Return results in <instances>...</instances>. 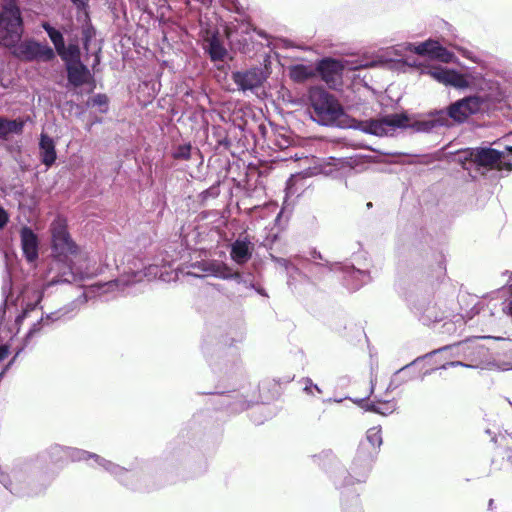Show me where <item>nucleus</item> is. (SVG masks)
<instances>
[{"label": "nucleus", "instance_id": "nucleus-62", "mask_svg": "<svg viewBox=\"0 0 512 512\" xmlns=\"http://www.w3.org/2000/svg\"><path fill=\"white\" fill-rule=\"evenodd\" d=\"M456 321H457V322H458V321L462 322V317H461V316H459V315H457V320H456Z\"/></svg>", "mask_w": 512, "mask_h": 512}, {"label": "nucleus", "instance_id": "nucleus-50", "mask_svg": "<svg viewBox=\"0 0 512 512\" xmlns=\"http://www.w3.org/2000/svg\"><path fill=\"white\" fill-rule=\"evenodd\" d=\"M364 407H365V409L367 411H371V412L379 414V404H378V401L377 402L367 403Z\"/></svg>", "mask_w": 512, "mask_h": 512}, {"label": "nucleus", "instance_id": "nucleus-44", "mask_svg": "<svg viewBox=\"0 0 512 512\" xmlns=\"http://www.w3.org/2000/svg\"><path fill=\"white\" fill-rule=\"evenodd\" d=\"M303 382L305 384L303 389L305 393L312 394V389L316 390L318 393H322V389L317 384H314L310 378H304Z\"/></svg>", "mask_w": 512, "mask_h": 512}, {"label": "nucleus", "instance_id": "nucleus-28", "mask_svg": "<svg viewBox=\"0 0 512 512\" xmlns=\"http://www.w3.org/2000/svg\"><path fill=\"white\" fill-rule=\"evenodd\" d=\"M41 27L44 29V31L47 33L49 39L53 43V45H54L53 50H54L55 54L60 53V51L63 49L64 44H65L63 33L59 29L55 28L49 22H46V21L41 23Z\"/></svg>", "mask_w": 512, "mask_h": 512}, {"label": "nucleus", "instance_id": "nucleus-48", "mask_svg": "<svg viewBox=\"0 0 512 512\" xmlns=\"http://www.w3.org/2000/svg\"><path fill=\"white\" fill-rule=\"evenodd\" d=\"M231 279L235 280L238 284H244L245 286L249 287L250 282L238 272L233 271V276Z\"/></svg>", "mask_w": 512, "mask_h": 512}, {"label": "nucleus", "instance_id": "nucleus-41", "mask_svg": "<svg viewBox=\"0 0 512 512\" xmlns=\"http://www.w3.org/2000/svg\"><path fill=\"white\" fill-rule=\"evenodd\" d=\"M220 189L217 184L210 186L200 194L201 201L204 202L209 199H215L219 196Z\"/></svg>", "mask_w": 512, "mask_h": 512}, {"label": "nucleus", "instance_id": "nucleus-51", "mask_svg": "<svg viewBox=\"0 0 512 512\" xmlns=\"http://www.w3.org/2000/svg\"><path fill=\"white\" fill-rule=\"evenodd\" d=\"M448 365H450V367H458V366L467 367V368L475 367L474 365L466 364L462 361H450V362H448Z\"/></svg>", "mask_w": 512, "mask_h": 512}, {"label": "nucleus", "instance_id": "nucleus-26", "mask_svg": "<svg viewBox=\"0 0 512 512\" xmlns=\"http://www.w3.org/2000/svg\"><path fill=\"white\" fill-rule=\"evenodd\" d=\"M314 462L321 466L331 478V471H339L341 468L340 460L331 449L322 450L319 454L313 456Z\"/></svg>", "mask_w": 512, "mask_h": 512}, {"label": "nucleus", "instance_id": "nucleus-46", "mask_svg": "<svg viewBox=\"0 0 512 512\" xmlns=\"http://www.w3.org/2000/svg\"><path fill=\"white\" fill-rule=\"evenodd\" d=\"M277 206L274 204H270L264 207H255L254 211L259 214L260 217H266V215L272 211L273 213H276Z\"/></svg>", "mask_w": 512, "mask_h": 512}, {"label": "nucleus", "instance_id": "nucleus-43", "mask_svg": "<svg viewBox=\"0 0 512 512\" xmlns=\"http://www.w3.org/2000/svg\"><path fill=\"white\" fill-rule=\"evenodd\" d=\"M76 7L78 13H83L84 17L88 19V0H70Z\"/></svg>", "mask_w": 512, "mask_h": 512}, {"label": "nucleus", "instance_id": "nucleus-61", "mask_svg": "<svg viewBox=\"0 0 512 512\" xmlns=\"http://www.w3.org/2000/svg\"><path fill=\"white\" fill-rule=\"evenodd\" d=\"M507 149L510 152V154L512 155V146H508Z\"/></svg>", "mask_w": 512, "mask_h": 512}, {"label": "nucleus", "instance_id": "nucleus-6", "mask_svg": "<svg viewBox=\"0 0 512 512\" xmlns=\"http://www.w3.org/2000/svg\"><path fill=\"white\" fill-rule=\"evenodd\" d=\"M40 301L38 298L34 303H28L20 313L18 307L9 300V296L5 295L2 305L0 306V359L3 361L9 352L8 342L13 339L19 332L22 321L28 314L34 311Z\"/></svg>", "mask_w": 512, "mask_h": 512}, {"label": "nucleus", "instance_id": "nucleus-7", "mask_svg": "<svg viewBox=\"0 0 512 512\" xmlns=\"http://www.w3.org/2000/svg\"><path fill=\"white\" fill-rule=\"evenodd\" d=\"M407 305L412 314L424 325L442 321L450 316L447 309H442L432 300V292L422 287L410 289L406 295Z\"/></svg>", "mask_w": 512, "mask_h": 512}, {"label": "nucleus", "instance_id": "nucleus-34", "mask_svg": "<svg viewBox=\"0 0 512 512\" xmlns=\"http://www.w3.org/2000/svg\"><path fill=\"white\" fill-rule=\"evenodd\" d=\"M86 23L82 26V43L85 50H89V44L91 40L95 37L96 31L93 25L90 22V19L85 18Z\"/></svg>", "mask_w": 512, "mask_h": 512}, {"label": "nucleus", "instance_id": "nucleus-35", "mask_svg": "<svg viewBox=\"0 0 512 512\" xmlns=\"http://www.w3.org/2000/svg\"><path fill=\"white\" fill-rule=\"evenodd\" d=\"M68 447H64L58 444L52 445L48 449V454L50 456L51 461L57 463L62 461L65 457H67Z\"/></svg>", "mask_w": 512, "mask_h": 512}, {"label": "nucleus", "instance_id": "nucleus-21", "mask_svg": "<svg viewBox=\"0 0 512 512\" xmlns=\"http://www.w3.org/2000/svg\"><path fill=\"white\" fill-rule=\"evenodd\" d=\"M67 80L74 87H80L89 82L92 74L82 62L68 63L66 66Z\"/></svg>", "mask_w": 512, "mask_h": 512}, {"label": "nucleus", "instance_id": "nucleus-33", "mask_svg": "<svg viewBox=\"0 0 512 512\" xmlns=\"http://www.w3.org/2000/svg\"><path fill=\"white\" fill-rule=\"evenodd\" d=\"M254 27L248 22H241L236 29L230 30L228 33L229 38H234L240 36L241 39H238L239 42H244L245 44L252 40L250 34L253 32Z\"/></svg>", "mask_w": 512, "mask_h": 512}, {"label": "nucleus", "instance_id": "nucleus-9", "mask_svg": "<svg viewBox=\"0 0 512 512\" xmlns=\"http://www.w3.org/2000/svg\"><path fill=\"white\" fill-rule=\"evenodd\" d=\"M444 351H451L452 356H464L465 358H471L473 355H481L484 352V347L479 345L476 340L468 339L463 342H458L452 345H446L439 349H436L422 357H417L411 363L403 366L395 372L389 385L388 390H394L402 384L411 381L415 378V375L410 373V368L423 358H427L433 354L441 353Z\"/></svg>", "mask_w": 512, "mask_h": 512}, {"label": "nucleus", "instance_id": "nucleus-1", "mask_svg": "<svg viewBox=\"0 0 512 512\" xmlns=\"http://www.w3.org/2000/svg\"><path fill=\"white\" fill-rule=\"evenodd\" d=\"M51 234L53 259L46 275L44 289L47 290L59 284H72L84 280L87 274L74 268L73 262L69 258L77 254L78 246L72 240L66 223L61 219L53 221Z\"/></svg>", "mask_w": 512, "mask_h": 512}, {"label": "nucleus", "instance_id": "nucleus-29", "mask_svg": "<svg viewBox=\"0 0 512 512\" xmlns=\"http://www.w3.org/2000/svg\"><path fill=\"white\" fill-rule=\"evenodd\" d=\"M290 78L298 83H302L315 76V69L304 64H296L290 67Z\"/></svg>", "mask_w": 512, "mask_h": 512}, {"label": "nucleus", "instance_id": "nucleus-36", "mask_svg": "<svg viewBox=\"0 0 512 512\" xmlns=\"http://www.w3.org/2000/svg\"><path fill=\"white\" fill-rule=\"evenodd\" d=\"M435 48L436 49H434V53L432 56L433 59L440 60L444 63H449L454 59V54L445 47H443L442 45H440L438 41Z\"/></svg>", "mask_w": 512, "mask_h": 512}, {"label": "nucleus", "instance_id": "nucleus-22", "mask_svg": "<svg viewBox=\"0 0 512 512\" xmlns=\"http://www.w3.org/2000/svg\"><path fill=\"white\" fill-rule=\"evenodd\" d=\"M382 442L381 428L379 426L371 427L367 430L365 439L359 443L358 449L377 457Z\"/></svg>", "mask_w": 512, "mask_h": 512}, {"label": "nucleus", "instance_id": "nucleus-27", "mask_svg": "<svg viewBox=\"0 0 512 512\" xmlns=\"http://www.w3.org/2000/svg\"><path fill=\"white\" fill-rule=\"evenodd\" d=\"M25 122L21 118L8 119L0 115V139L7 140L10 135H20Z\"/></svg>", "mask_w": 512, "mask_h": 512}, {"label": "nucleus", "instance_id": "nucleus-12", "mask_svg": "<svg viewBox=\"0 0 512 512\" xmlns=\"http://www.w3.org/2000/svg\"><path fill=\"white\" fill-rule=\"evenodd\" d=\"M29 464L26 461L17 460L12 466L0 465V484L13 496L21 498L27 493L24 489L29 476Z\"/></svg>", "mask_w": 512, "mask_h": 512}, {"label": "nucleus", "instance_id": "nucleus-55", "mask_svg": "<svg viewBox=\"0 0 512 512\" xmlns=\"http://www.w3.org/2000/svg\"><path fill=\"white\" fill-rule=\"evenodd\" d=\"M253 32L257 33L260 37H262L264 39H268V34L263 30H260V29H257L254 27Z\"/></svg>", "mask_w": 512, "mask_h": 512}, {"label": "nucleus", "instance_id": "nucleus-17", "mask_svg": "<svg viewBox=\"0 0 512 512\" xmlns=\"http://www.w3.org/2000/svg\"><path fill=\"white\" fill-rule=\"evenodd\" d=\"M343 69L344 66L339 60L324 58L317 63L315 73L317 72L321 79L331 87L341 77Z\"/></svg>", "mask_w": 512, "mask_h": 512}, {"label": "nucleus", "instance_id": "nucleus-10", "mask_svg": "<svg viewBox=\"0 0 512 512\" xmlns=\"http://www.w3.org/2000/svg\"><path fill=\"white\" fill-rule=\"evenodd\" d=\"M67 457L71 458L72 461L93 459L99 467L103 468L105 471L111 474L122 485L134 490H140L143 488L139 482V476L135 471L126 469L95 453H90L78 448L68 447Z\"/></svg>", "mask_w": 512, "mask_h": 512}, {"label": "nucleus", "instance_id": "nucleus-45", "mask_svg": "<svg viewBox=\"0 0 512 512\" xmlns=\"http://www.w3.org/2000/svg\"><path fill=\"white\" fill-rule=\"evenodd\" d=\"M271 260L279 267L283 268L285 271L292 263L290 259L277 257L275 255L270 254Z\"/></svg>", "mask_w": 512, "mask_h": 512}, {"label": "nucleus", "instance_id": "nucleus-5", "mask_svg": "<svg viewBox=\"0 0 512 512\" xmlns=\"http://www.w3.org/2000/svg\"><path fill=\"white\" fill-rule=\"evenodd\" d=\"M299 265L306 271L308 277L306 282H317L324 279V277L333 271H341L344 273V283L350 290H358L364 284L371 281L369 272L356 268L353 264L341 262H318V261H305L299 262Z\"/></svg>", "mask_w": 512, "mask_h": 512}, {"label": "nucleus", "instance_id": "nucleus-63", "mask_svg": "<svg viewBox=\"0 0 512 512\" xmlns=\"http://www.w3.org/2000/svg\"><path fill=\"white\" fill-rule=\"evenodd\" d=\"M508 460L512 462V456L508 455Z\"/></svg>", "mask_w": 512, "mask_h": 512}, {"label": "nucleus", "instance_id": "nucleus-15", "mask_svg": "<svg viewBox=\"0 0 512 512\" xmlns=\"http://www.w3.org/2000/svg\"><path fill=\"white\" fill-rule=\"evenodd\" d=\"M467 158L478 167L493 169L497 168L503 153L490 147H476L467 151Z\"/></svg>", "mask_w": 512, "mask_h": 512}, {"label": "nucleus", "instance_id": "nucleus-39", "mask_svg": "<svg viewBox=\"0 0 512 512\" xmlns=\"http://www.w3.org/2000/svg\"><path fill=\"white\" fill-rule=\"evenodd\" d=\"M192 146L190 143L179 145L173 152L175 159L189 160L191 158Z\"/></svg>", "mask_w": 512, "mask_h": 512}, {"label": "nucleus", "instance_id": "nucleus-38", "mask_svg": "<svg viewBox=\"0 0 512 512\" xmlns=\"http://www.w3.org/2000/svg\"><path fill=\"white\" fill-rule=\"evenodd\" d=\"M211 272L215 277L221 279H230L233 276V270L225 264H213Z\"/></svg>", "mask_w": 512, "mask_h": 512}, {"label": "nucleus", "instance_id": "nucleus-56", "mask_svg": "<svg viewBox=\"0 0 512 512\" xmlns=\"http://www.w3.org/2000/svg\"><path fill=\"white\" fill-rule=\"evenodd\" d=\"M21 351H22V349H19V350L16 352V354H15V356L13 357L12 361H10L8 365H6V367H5L4 371L8 369V367L12 364V362L15 360V358L19 355V353H20Z\"/></svg>", "mask_w": 512, "mask_h": 512}, {"label": "nucleus", "instance_id": "nucleus-20", "mask_svg": "<svg viewBox=\"0 0 512 512\" xmlns=\"http://www.w3.org/2000/svg\"><path fill=\"white\" fill-rule=\"evenodd\" d=\"M253 248V244L249 240L248 236L240 235L231 244V259L238 265L246 264L252 257Z\"/></svg>", "mask_w": 512, "mask_h": 512}, {"label": "nucleus", "instance_id": "nucleus-58", "mask_svg": "<svg viewBox=\"0 0 512 512\" xmlns=\"http://www.w3.org/2000/svg\"><path fill=\"white\" fill-rule=\"evenodd\" d=\"M493 505H494V500H493V499H490V500H489V503H488V508H489V510H492V509H493Z\"/></svg>", "mask_w": 512, "mask_h": 512}, {"label": "nucleus", "instance_id": "nucleus-30", "mask_svg": "<svg viewBox=\"0 0 512 512\" xmlns=\"http://www.w3.org/2000/svg\"><path fill=\"white\" fill-rule=\"evenodd\" d=\"M437 41L428 39L424 42H421L419 44L414 43H406L405 49L414 52L415 54L421 55V56H429L432 58L434 49H436Z\"/></svg>", "mask_w": 512, "mask_h": 512}, {"label": "nucleus", "instance_id": "nucleus-3", "mask_svg": "<svg viewBox=\"0 0 512 512\" xmlns=\"http://www.w3.org/2000/svg\"><path fill=\"white\" fill-rule=\"evenodd\" d=\"M308 113L310 118L322 126L353 128L356 122L366 120H349L343 106L335 96L324 89L314 88L309 93Z\"/></svg>", "mask_w": 512, "mask_h": 512}, {"label": "nucleus", "instance_id": "nucleus-57", "mask_svg": "<svg viewBox=\"0 0 512 512\" xmlns=\"http://www.w3.org/2000/svg\"><path fill=\"white\" fill-rule=\"evenodd\" d=\"M448 368H451V367H450V365H448V362H446L443 365H441L438 369L446 370Z\"/></svg>", "mask_w": 512, "mask_h": 512}, {"label": "nucleus", "instance_id": "nucleus-25", "mask_svg": "<svg viewBox=\"0 0 512 512\" xmlns=\"http://www.w3.org/2000/svg\"><path fill=\"white\" fill-rule=\"evenodd\" d=\"M39 151L41 162L47 168L51 167L57 159V153L54 140L45 133L40 135Z\"/></svg>", "mask_w": 512, "mask_h": 512}, {"label": "nucleus", "instance_id": "nucleus-23", "mask_svg": "<svg viewBox=\"0 0 512 512\" xmlns=\"http://www.w3.org/2000/svg\"><path fill=\"white\" fill-rule=\"evenodd\" d=\"M203 49L213 62L223 61L227 56V49L220 40L218 33H213L204 39Z\"/></svg>", "mask_w": 512, "mask_h": 512}, {"label": "nucleus", "instance_id": "nucleus-4", "mask_svg": "<svg viewBox=\"0 0 512 512\" xmlns=\"http://www.w3.org/2000/svg\"><path fill=\"white\" fill-rule=\"evenodd\" d=\"M375 459L376 457L369 452H364L357 448L349 469L341 468L339 471H331V480L341 495L343 496L346 492L353 494L352 505L354 512L362 511L359 507V495L353 490V487L357 484H364L367 481Z\"/></svg>", "mask_w": 512, "mask_h": 512}, {"label": "nucleus", "instance_id": "nucleus-2", "mask_svg": "<svg viewBox=\"0 0 512 512\" xmlns=\"http://www.w3.org/2000/svg\"><path fill=\"white\" fill-rule=\"evenodd\" d=\"M356 130L375 136H387L393 134L397 128H411L415 132L430 133L440 127L447 126L445 110L430 112L426 118L409 122L406 113H393L379 119H369L365 122H356L353 125Z\"/></svg>", "mask_w": 512, "mask_h": 512}, {"label": "nucleus", "instance_id": "nucleus-47", "mask_svg": "<svg viewBox=\"0 0 512 512\" xmlns=\"http://www.w3.org/2000/svg\"><path fill=\"white\" fill-rule=\"evenodd\" d=\"M9 221V215L7 211L0 206V230L3 229Z\"/></svg>", "mask_w": 512, "mask_h": 512}, {"label": "nucleus", "instance_id": "nucleus-32", "mask_svg": "<svg viewBox=\"0 0 512 512\" xmlns=\"http://www.w3.org/2000/svg\"><path fill=\"white\" fill-rule=\"evenodd\" d=\"M67 66L68 63H79L80 60V48L77 44L70 43L68 46L64 44L63 49L60 53H57Z\"/></svg>", "mask_w": 512, "mask_h": 512}, {"label": "nucleus", "instance_id": "nucleus-52", "mask_svg": "<svg viewBox=\"0 0 512 512\" xmlns=\"http://www.w3.org/2000/svg\"><path fill=\"white\" fill-rule=\"evenodd\" d=\"M503 312L512 317V298L504 305Z\"/></svg>", "mask_w": 512, "mask_h": 512}, {"label": "nucleus", "instance_id": "nucleus-53", "mask_svg": "<svg viewBox=\"0 0 512 512\" xmlns=\"http://www.w3.org/2000/svg\"><path fill=\"white\" fill-rule=\"evenodd\" d=\"M249 287L255 289L257 291L258 294L262 295V296H267L265 290L261 287H256L253 283H249Z\"/></svg>", "mask_w": 512, "mask_h": 512}, {"label": "nucleus", "instance_id": "nucleus-49", "mask_svg": "<svg viewBox=\"0 0 512 512\" xmlns=\"http://www.w3.org/2000/svg\"><path fill=\"white\" fill-rule=\"evenodd\" d=\"M497 168L499 170H507V171H512V161L508 160H504L503 158H501V161L498 163V166Z\"/></svg>", "mask_w": 512, "mask_h": 512}, {"label": "nucleus", "instance_id": "nucleus-54", "mask_svg": "<svg viewBox=\"0 0 512 512\" xmlns=\"http://www.w3.org/2000/svg\"><path fill=\"white\" fill-rule=\"evenodd\" d=\"M283 213H284V210H283V209H281L279 212H277V213H276V217H275V219H274L275 224H277V225H280V224H281V220H282Z\"/></svg>", "mask_w": 512, "mask_h": 512}, {"label": "nucleus", "instance_id": "nucleus-40", "mask_svg": "<svg viewBox=\"0 0 512 512\" xmlns=\"http://www.w3.org/2000/svg\"><path fill=\"white\" fill-rule=\"evenodd\" d=\"M378 404H379V414L383 415V416L392 414L397 408V403L395 400L378 401Z\"/></svg>", "mask_w": 512, "mask_h": 512}, {"label": "nucleus", "instance_id": "nucleus-60", "mask_svg": "<svg viewBox=\"0 0 512 512\" xmlns=\"http://www.w3.org/2000/svg\"><path fill=\"white\" fill-rule=\"evenodd\" d=\"M6 287H7V283H5L4 286H3V294L4 295L6 294Z\"/></svg>", "mask_w": 512, "mask_h": 512}, {"label": "nucleus", "instance_id": "nucleus-19", "mask_svg": "<svg viewBox=\"0 0 512 512\" xmlns=\"http://www.w3.org/2000/svg\"><path fill=\"white\" fill-rule=\"evenodd\" d=\"M438 82L455 88H464L468 85L466 78L454 69L433 67L428 72Z\"/></svg>", "mask_w": 512, "mask_h": 512}, {"label": "nucleus", "instance_id": "nucleus-24", "mask_svg": "<svg viewBox=\"0 0 512 512\" xmlns=\"http://www.w3.org/2000/svg\"><path fill=\"white\" fill-rule=\"evenodd\" d=\"M251 402L242 393L236 391L222 395L221 399V405L231 413H239L248 409Z\"/></svg>", "mask_w": 512, "mask_h": 512}, {"label": "nucleus", "instance_id": "nucleus-8", "mask_svg": "<svg viewBox=\"0 0 512 512\" xmlns=\"http://www.w3.org/2000/svg\"><path fill=\"white\" fill-rule=\"evenodd\" d=\"M87 302L88 296L85 292H83L76 299L65 304L59 309L46 314L42 313L41 318L36 323H34L27 332L24 339L25 345H28L30 340L33 337L39 335L41 332L54 329L58 325L72 320L78 314L81 307L84 306Z\"/></svg>", "mask_w": 512, "mask_h": 512}, {"label": "nucleus", "instance_id": "nucleus-64", "mask_svg": "<svg viewBox=\"0 0 512 512\" xmlns=\"http://www.w3.org/2000/svg\"><path fill=\"white\" fill-rule=\"evenodd\" d=\"M105 285H109V286H111V285H113V282H108V283H106Z\"/></svg>", "mask_w": 512, "mask_h": 512}, {"label": "nucleus", "instance_id": "nucleus-13", "mask_svg": "<svg viewBox=\"0 0 512 512\" xmlns=\"http://www.w3.org/2000/svg\"><path fill=\"white\" fill-rule=\"evenodd\" d=\"M12 54L23 61L33 62H51L55 59V52L46 43H41L34 38H28L24 41H18L12 44Z\"/></svg>", "mask_w": 512, "mask_h": 512}, {"label": "nucleus", "instance_id": "nucleus-18", "mask_svg": "<svg viewBox=\"0 0 512 512\" xmlns=\"http://www.w3.org/2000/svg\"><path fill=\"white\" fill-rule=\"evenodd\" d=\"M21 249L28 263H34L39 257V238L29 227L23 226L20 229Z\"/></svg>", "mask_w": 512, "mask_h": 512}, {"label": "nucleus", "instance_id": "nucleus-42", "mask_svg": "<svg viewBox=\"0 0 512 512\" xmlns=\"http://www.w3.org/2000/svg\"><path fill=\"white\" fill-rule=\"evenodd\" d=\"M295 259H298L299 262H305V261H318V262H325L328 261L323 257L321 252L317 251L316 249H312L309 252V257H301V256H295Z\"/></svg>", "mask_w": 512, "mask_h": 512}, {"label": "nucleus", "instance_id": "nucleus-37", "mask_svg": "<svg viewBox=\"0 0 512 512\" xmlns=\"http://www.w3.org/2000/svg\"><path fill=\"white\" fill-rule=\"evenodd\" d=\"M109 99L106 94H96L89 101L88 105L93 107H98L101 113H106L108 111Z\"/></svg>", "mask_w": 512, "mask_h": 512}, {"label": "nucleus", "instance_id": "nucleus-11", "mask_svg": "<svg viewBox=\"0 0 512 512\" xmlns=\"http://www.w3.org/2000/svg\"><path fill=\"white\" fill-rule=\"evenodd\" d=\"M24 21L21 10L14 0L6 1L0 11V39L11 47L22 38Z\"/></svg>", "mask_w": 512, "mask_h": 512}, {"label": "nucleus", "instance_id": "nucleus-14", "mask_svg": "<svg viewBox=\"0 0 512 512\" xmlns=\"http://www.w3.org/2000/svg\"><path fill=\"white\" fill-rule=\"evenodd\" d=\"M485 104L484 99L478 95L464 97L450 104L445 111L447 115V126L451 125L450 120L463 123L473 114L480 112Z\"/></svg>", "mask_w": 512, "mask_h": 512}, {"label": "nucleus", "instance_id": "nucleus-16", "mask_svg": "<svg viewBox=\"0 0 512 512\" xmlns=\"http://www.w3.org/2000/svg\"><path fill=\"white\" fill-rule=\"evenodd\" d=\"M232 80L242 91L253 90L263 84L266 75L262 68L254 67L246 71L233 72Z\"/></svg>", "mask_w": 512, "mask_h": 512}, {"label": "nucleus", "instance_id": "nucleus-59", "mask_svg": "<svg viewBox=\"0 0 512 512\" xmlns=\"http://www.w3.org/2000/svg\"><path fill=\"white\" fill-rule=\"evenodd\" d=\"M436 369H430V370H427L423 376H426V375H429L431 373H433Z\"/></svg>", "mask_w": 512, "mask_h": 512}, {"label": "nucleus", "instance_id": "nucleus-31", "mask_svg": "<svg viewBox=\"0 0 512 512\" xmlns=\"http://www.w3.org/2000/svg\"><path fill=\"white\" fill-rule=\"evenodd\" d=\"M287 276V284L289 287H295L299 282H306L308 275L294 262L285 270Z\"/></svg>", "mask_w": 512, "mask_h": 512}]
</instances>
